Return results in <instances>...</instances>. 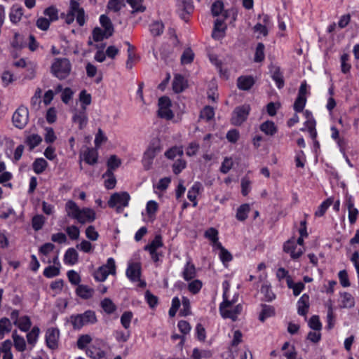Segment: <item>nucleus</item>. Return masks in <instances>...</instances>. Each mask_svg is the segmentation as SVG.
<instances>
[{"label": "nucleus", "instance_id": "f257e3e1", "mask_svg": "<svg viewBox=\"0 0 359 359\" xmlns=\"http://www.w3.org/2000/svg\"><path fill=\"white\" fill-rule=\"evenodd\" d=\"M65 209L69 216L77 219L81 223L93 222L96 217V213L93 209L89 208L81 209L72 201L67 202Z\"/></svg>", "mask_w": 359, "mask_h": 359}, {"label": "nucleus", "instance_id": "f03ea898", "mask_svg": "<svg viewBox=\"0 0 359 359\" xmlns=\"http://www.w3.org/2000/svg\"><path fill=\"white\" fill-rule=\"evenodd\" d=\"M224 301L219 305V312L222 318H230L233 321L238 319V316L241 313L243 306L241 304H238L233 309H231L234 301L229 300V297L226 296V292L223 293Z\"/></svg>", "mask_w": 359, "mask_h": 359}, {"label": "nucleus", "instance_id": "7ed1b4c3", "mask_svg": "<svg viewBox=\"0 0 359 359\" xmlns=\"http://www.w3.org/2000/svg\"><path fill=\"white\" fill-rule=\"evenodd\" d=\"M96 322L97 317L95 313L91 310H88L83 313L70 316V323L75 330H80L85 325L95 324Z\"/></svg>", "mask_w": 359, "mask_h": 359}, {"label": "nucleus", "instance_id": "20e7f679", "mask_svg": "<svg viewBox=\"0 0 359 359\" xmlns=\"http://www.w3.org/2000/svg\"><path fill=\"white\" fill-rule=\"evenodd\" d=\"M76 18V22L79 26L85 24V13L84 10L80 7L79 4L74 0L70 1L69 10L64 17L67 24H71Z\"/></svg>", "mask_w": 359, "mask_h": 359}, {"label": "nucleus", "instance_id": "39448f33", "mask_svg": "<svg viewBox=\"0 0 359 359\" xmlns=\"http://www.w3.org/2000/svg\"><path fill=\"white\" fill-rule=\"evenodd\" d=\"M71 64L66 58H57L51 66V72L59 79L67 78L71 72Z\"/></svg>", "mask_w": 359, "mask_h": 359}, {"label": "nucleus", "instance_id": "423d86ee", "mask_svg": "<svg viewBox=\"0 0 359 359\" xmlns=\"http://www.w3.org/2000/svg\"><path fill=\"white\" fill-rule=\"evenodd\" d=\"M130 198V195L127 192L114 193L108 201V205L116 209L117 212H121L128 205Z\"/></svg>", "mask_w": 359, "mask_h": 359}, {"label": "nucleus", "instance_id": "0eeeda50", "mask_svg": "<svg viewBox=\"0 0 359 359\" xmlns=\"http://www.w3.org/2000/svg\"><path fill=\"white\" fill-rule=\"evenodd\" d=\"M273 23L267 15H259L258 22L253 27V32L257 39L268 35L269 30L272 27Z\"/></svg>", "mask_w": 359, "mask_h": 359}, {"label": "nucleus", "instance_id": "6e6552de", "mask_svg": "<svg viewBox=\"0 0 359 359\" xmlns=\"http://www.w3.org/2000/svg\"><path fill=\"white\" fill-rule=\"evenodd\" d=\"M116 273V264L113 258L107 259L106 264L99 267L94 273V278L97 281H104L109 274Z\"/></svg>", "mask_w": 359, "mask_h": 359}, {"label": "nucleus", "instance_id": "1a4fd4ad", "mask_svg": "<svg viewBox=\"0 0 359 359\" xmlns=\"http://www.w3.org/2000/svg\"><path fill=\"white\" fill-rule=\"evenodd\" d=\"M161 149L158 145H149L143 154L142 163L144 170H149L152 168L154 160Z\"/></svg>", "mask_w": 359, "mask_h": 359}, {"label": "nucleus", "instance_id": "9d476101", "mask_svg": "<svg viewBox=\"0 0 359 359\" xmlns=\"http://www.w3.org/2000/svg\"><path fill=\"white\" fill-rule=\"evenodd\" d=\"M29 111L27 108L21 106L13 114L12 121L15 127L22 129L28 123Z\"/></svg>", "mask_w": 359, "mask_h": 359}, {"label": "nucleus", "instance_id": "9b49d317", "mask_svg": "<svg viewBox=\"0 0 359 359\" xmlns=\"http://www.w3.org/2000/svg\"><path fill=\"white\" fill-rule=\"evenodd\" d=\"M250 111V107L249 104H243L236 107L232 114L231 123L234 126H241L246 121Z\"/></svg>", "mask_w": 359, "mask_h": 359}, {"label": "nucleus", "instance_id": "f8f14e48", "mask_svg": "<svg viewBox=\"0 0 359 359\" xmlns=\"http://www.w3.org/2000/svg\"><path fill=\"white\" fill-rule=\"evenodd\" d=\"M171 101L168 97H161L158 100V114L161 118L170 120L174 116V114L170 109Z\"/></svg>", "mask_w": 359, "mask_h": 359}, {"label": "nucleus", "instance_id": "ddd939ff", "mask_svg": "<svg viewBox=\"0 0 359 359\" xmlns=\"http://www.w3.org/2000/svg\"><path fill=\"white\" fill-rule=\"evenodd\" d=\"M72 120L73 123L77 124L80 130L86 128L88 122L87 111L84 108L83 109L75 108L72 110Z\"/></svg>", "mask_w": 359, "mask_h": 359}, {"label": "nucleus", "instance_id": "4468645a", "mask_svg": "<svg viewBox=\"0 0 359 359\" xmlns=\"http://www.w3.org/2000/svg\"><path fill=\"white\" fill-rule=\"evenodd\" d=\"M283 250L285 252L289 253L292 259H297L303 254L304 248L299 247L294 239H290L285 243Z\"/></svg>", "mask_w": 359, "mask_h": 359}, {"label": "nucleus", "instance_id": "2eb2a0df", "mask_svg": "<svg viewBox=\"0 0 359 359\" xmlns=\"http://www.w3.org/2000/svg\"><path fill=\"white\" fill-rule=\"evenodd\" d=\"M158 203L154 201H149L147 203L145 211L142 212L144 222L149 223L154 221L158 210Z\"/></svg>", "mask_w": 359, "mask_h": 359}, {"label": "nucleus", "instance_id": "dca6fc26", "mask_svg": "<svg viewBox=\"0 0 359 359\" xmlns=\"http://www.w3.org/2000/svg\"><path fill=\"white\" fill-rule=\"evenodd\" d=\"M60 332L57 328H48L46 333V341L48 348L55 349L58 346Z\"/></svg>", "mask_w": 359, "mask_h": 359}, {"label": "nucleus", "instance_id": "f3484780", "mask_svg": "<svg viewBox=\"0 0 359 359\" xmlns=\"http://www.w3.org/2000/svg\"><path fill=\"white\" fill-rule=\"evenodd\" d=\"M141 275V265L140 263H130L126 270L127 277L133 282L140 280Z\"/></svg>", "mask_w": 359, "mask_h": 359}, {"label": "nucleus", "instance_id": "a211bd4d", "mask_svg": "<svg viewBox=\"0 0 359 359\" xmlns=\"http://www.w3.org/2000/svg\"><path fill=\"white\" fill-rule=\"evenodd\" d=\"M177 7L180 15L183 19H185L186 14H190L194 11V5L191 0H179Z\"/></svg>", "mask_w": 359, "mask_h": 359}, {"label": "nucleus", "instance_id": "6ab92c4d", "mask_svg": "<svg viewBox=\"0 0 359 359\" xmlns=\"http://www.w3.org/2000/svg\"><path fill=\"white\" fill-rule=\"evenodd\" d=\"M226 29L223 19L217 18L215 22L214 29L212 36L215 39H220L224 36Z\"/></svg>", "mask_w": 359, "mask_h": 359}, {"label": "nucleus", "instance_id": "aec40b11", "mask_svg": "<svg viewBox=\"0 0 359 359\" xmlns=\"http://www.w3.org/2000/svg\"><path fill=\"white\" fill-rule=\"evenodd\" d=\"M127 55L128 58L126 62L127 69H131L134 65L139 61V56L135 52V48L130 43H128Z\"/></svg>", "mask_w": 359, "mask_h": 359}, {"label": "nucleus", "instance_id": "412c9836", "mask_svg": "<svg viewBox=\"0 0 359 359\" xmlns=\"http://www.w3.org/2000/svg\"><path fill=\"white\" fill-rule=\"evenodd\" d=\"M345 205L348 211V219L350 223H354L358 214V210L354 207L353 198L350 196H346Z\"/></svg>", "mask_w": 359, "mask_h": 359}, {"label": "nucleus", "instance_id": "4be33fe9", "mask_svg": "<svg viewBox=\"0 0 359 359\" xmlns=\"http://www.w3.org/2000/svg\"><path fill=\"white\" fill-rule=\"evenodd\" d=\"M81 157L86 163L89 165H94L97 161L98 152L95 149L88 148L81 154Z\"/></svg>", "mask_w": 359, "mask_h": 359}, {"label": "nucleus", "instance_id": "5701e85b", "mask_svg": "<svg viewBox=\"0 0 359 359\" xmlns=\"http://www.w3.org/2000/svg\"><path fill=\"white\" fill-rule=\"evenodd\" d=\"M22 15L23 11L22 6L18 4L13 5L9 13L11 22L13 24L18 23L21 20Z\"/></svg>", "mask_w": 359, "mask_h": 359}, {"label": "nucleus", "instance_id": "b1692460", "mask_svg": "<svg viewBox=\"0 0 359 359\" xmlns=\"http://www.w3.org/2000/svg\"><path fill=\"white\" fill-rule=\"evenodd\" d=\"M255 80L251 76H241L238 79V88L243 90H248L254 85Z\"/></svg>", "mask_w": 359, "mask_h": 359}, {"label": "nucleus", "instance_id": "393cba45", "mask_svg": "<svg viewBox=\"0 0 359 359\" xmlns=\"http://www.w3.org/2000/svg\"><path fill=\"white\" fill-rule=\"evenodd\" d=\"M309 307V297L306 294H304L297 302L298 314L300 316H306Z\"/></svg>", "mask_w": 359, "mask_h": 359}, {"label": "nucleus", "instance_id": "a878e982", "mask_svg": "<svg viewBox=\"0 0 359 359\" xmlns=\"http://www.w3.org/2000/svg\"><path fill=\"white\" fill-rule=\"evenodd\" d=\"M42 142V137L38 134H30L26 136L25 142L30 151L39 146Z\"/></svg>", "mask_w": 359, "mask_h": 359}, {"label": "nucleus", "instance_id": "bb28decb", "mask_svg": "<svg viewBox=\"0 0 359 359\" xmlns=\"http://www.w3.org/2000/svg\"><path fill=\"white\" fill-rule=\"evenodd\" d=\"M79 259V254L76 250L73 248H69L65 253L64 262L68 265H74Z\"/></svg>", "mask_w": 359, "mask_h": 359}, {"label": "nucleus", "instance_id": "cd10ccee", "mask_svg": "<svg viewBox=\"0 0 359 359\" xmlns=\"http://www.w3.org/2000/svg\"><path fill=\"white\" fill-rule=\"evenodd\" d=\"M260 130L265 135L273 136L277 132V127L275 123L271 121H266L262 123L259 126Z\"/></svg>", "mask_w": 359, "mask_h": 359}, {"label": "nucleus", "instance_id": "c85d7f7f", "mask_svg": "<svg viewBox=\"0 0 359 359\" xmlns=\"http://www.w3.org/2000/svg\"><path fill=\"white\" fill-rule=\"evenodd\" d=\"M205 237L210 241L213 248L220 246L221 243L219 242L218 231L215 228H209L205 232Z\"/></svg>", "mask_w": 359, "mask_h": 359}, {"label": "nucleus", "instance_id": "c756f323", "mask_svg": "<svg viewBox=\"0 0 359 359\" xmlns=\"http://www.w3.org/2000/svg\"><path fill=\"white\" fill-rule=\"evenodd\" d=\"M196 271L195 266L190 262H188L186 264L182 272V276L184 279L186 280H190L196 276Z\"/></svg>", "mask_w": 359, "mask_h": 359}, {"label": "nucleus", "instance_id": "7c9ffc66", "mask_svg": "<svg viewBox=\"0 0 359 359\" xmlns=\"http://www.w3.org/2000/svg\"><path fill=\"white\" fill-rule=\"evenodd\" d=\"M187 87V81L180 75H176L172 83V88L175 93H180Z\"/></svg>", "mask_w": 359, "mask_h": 359}, {"label": "nucleus", "instance_id": "2f4dec72", "mask_svg": "<svg viewBox=\"0 0 359 359\" xmlns=\"http://www.w3.org/2000/svg\"><path fill=\"white\" fill-rule=\"evenodd\" d=\"M163 245L162 237L158 234L155 236L154 239L148 245L144 246L146 251H156L158 248Z\"/></svg>", "mask_w": 359, "mask_h": 359}, {"label": "nucleus", "instance_id": "473e14b6", "mask_svg": "<svg viewBox=\"0 0 359 359\" xmlns=\"http://www.w3.org/2000/svg\"><path fill=\"white\" fill-rule=\"evenodd\" d=\"M202 186L200 183H195L188 191L187 197L194 203V206L197 204L196 198Z\"/></svg>", "mask_w": 359, "mask_h": 359}, {"label": "nucleus", "instance_id": "72a5a7b5", "mask_svg": "<svg viewBox=\"0 0 359 359\" xmlns=\"http://www.w3.org/2000/svg\"><path fill=\"white\" fill-rule=\"evenodd\" d=\"M91 101L92 98L90 94L88 93L85 90L81 91L79 94L81 107L79 109H83L84 108L85 110L87 111V107L91 104Z\"/></svg>", "mask_w": 359, "mask_h": 359}, {"label": "nucleus", "instance_id": "f704fd0d", "mask_svg": "<svg viewBox=\"0 0 359 359\" xmlns=\"http://www.w3.org/2000/svg\"><path fill=\"white\" fill-rule=\"evenodd\" d=\"M12 325L11 321L7 318H2L0 319V339H2L5 334L11 331Z\"/></svg>", "mask_w": 359, "mask_h": 359}, {"label": "nucleus", "instance_id": "c9c22d12", "mask_svg": "<svg viewBox=\"0 0 359 359\" xmlns=\"http://www.w3.org/2000/svg\"><path fill=\"white\" fill-rule=\"evenodd\" d=\"M47 166H48V163L43 158H36L32 164L33 170L36 174L42 173L46 170Z\"/></svg>", "mask_w": 359, "mask_h": 359}, {"label": "nucleus", "instance_id": "e433bc0d", "mask_svg": "<svg viewBox=\"0 0 359 359\" xmlns=\"http://www.w3.org/2000/svg\"><path fill=\"white\" fill-rule=\"evenodd\" d=\"M76 294L83 299H89L93 294V290L83 285H80L76 288Z\"/></svg>", "mask_w": 359, "mask_h": 359}, {"label": "nucleus", "instance_id": "4c0bfd02", "mask_svg": "<svg viewBox=\"0 0 359 359\" xmlns=\"http://www.w3.org/2000/svg\"><path fill=\"white\" fill-rule=\"evenodd\" d=\"M133 9V13H142L146 10L144 0H126Z\"/></svg>", "mask_w": 359, "mask_h": 359}, {"label": "nucleus", "instance_id": "58836bf2", "mask_svg": "<svg viewBox=\"0 0 359 359\" xmlns=\"http://www.w3.org/2000/svg\"><path fill=\"white\" fill-rule=\"evenodd\" d=\"M287 287L292 289L294 296H298L305 287L302 282L294 283L291 277H287Z\"/></svg>", "mask_w": 359, "mask_h": 359}, {"label": "nucleus", "instance_id": "ea45409f", "mask_svg": "<svg viewBox=\"0 0 359 359\" xmlns=\"http://www.w3.org/2000/svg\"><path fill=\"white\" fill-rule=\"evenodd\" d=\"M103 178L104 179V187L107 189H111L115 187L116 180L111 170H107L103 175Z\"/></svg>", "mask_w": 359, "mask_h": 359}, {"label": "nucleus", "instance_id": "a19ab883", "mask_svg": "<svg viewBox=\"0 0 359 359\" xmlns=\"http://www.w3.org/2000/svg\"><path fill=\"white\" fill-rule=\"evenodd\" d=\"M86 354L88 356L93 359H102L104 358L106 353L105 352L95 346L90 347L86 350Z\"/></svg>", "mask_w": 359, "mask_h": 359}, {"label": "nucleus", "instance_id": "79ce46f5", "mask_svg": "<svg viewBox=\"0 0 359 359\" xmlns=\"http://www.w3.org/2000/svg\"><path fill=\"white\" fill-rule=\"evenodd\" d=\"M100 306L105 313L111 314L116 310V306L109 298H104L100 302Z\"/></svg>", "mask_w": 359, "mask_h": 359}, {"label": "nucleus", "instance_id": "37998d69", "mask_svg": "<svg viewBox=\"0 0 359 359\" xmlns=\"http://www.w3.org/2000/svg\"><path fill=\"white\" fill-rule=\"evenodd\" d=\"M100 22L104 30L106 31V34L111 36L114 32V29L109 18L104 15H102L100 18Z\"/></svg>", "mask_w": 359, "mask_h": 359}, {"label": "nucleus", "instance_id": "c03bdc74", "mask_svg": "<svg viewBox=\"0 0 359 359\" xmlns=\"http://www.w3.org/2000/svg\"><path fill=\"white\" fill-rule=\"evenodd\" d=\"M13 339L14 341V346L18 351H24L26 348V343L25 339L17 334L15 331L13 333Z\"/></svg>", "mask_w": 359, "mask_h": 359}, {"label": "nucleus", "instance_id": "a18cd8bd", "mask_svg": "<svg viewBox=\"0 0 359 359\" xmlns=\"http://www.w3.org/2000/svg\"><path fill=\"white\" fill-rule=\"evenodd\" d=\"M170 182L171 179L170 177H163L154 185V189L156 190V192H163L167 189Z\"/></svg>", "mask_w": 359, "mask_h": 359}, {"label": "nucleus", "instance_id": "49530a36", "mask_svg": "<svg viewBox=\"0 0 359 359\" xmlns=\"http://www.w3.org/2000/svg\"><path fill=\"white\" fill-rule=\"evenodd\" d=\"M19 329L23 332H27L32 325L29 318L27 316H24L20 318L18 323L16 325Z\"/></svg>", "mask_w": 359, "mask_h": 359}, {"label": "nucleus", "instance_id": "de8ad7c7", "mask_svg": "<svg viewBox=\"0 0 359 359\" xmlns=\"http://www.w3.org/2000/svg\"><path fill=\"white\" fill-rule=\"evenodd\" d=\"M334 203L332 198H329L326 201H323L320 206L318 207V210L316 211V215L318 217H321L324 215V213L326 212L327 208Z\"/></svg>", "mask_w": 359, "mask_h": 359}, {"label": "nucleus", "instance_id": "09e8293b", "mask_svg": "<svg viewBox=\"0 0 359 359\" xmlns=\"http://www.w3.org/2000/svg\"><path fill=\"white\" fill-rule=\"evenodd\" d=\"M215 248L219 250V256L221 259V261L224 264L226 262H229L231 261L232 259V255L231 253L226 250L222 244H220V246H217Z\"/></svg>", "mask_w": 359, "mask_h": 359}, {"label": "nucleus", "instance_id": "8fccbe9b", "mask_svg": "<svg viewBox=\"0 0 359 359\" xmlns=\"http://www.w3.org/2000/svg\"><path fill=\"white\" fill-rule=\"evenodd\" d=\"M249 211L250 205L248 204H243L238 208L236 212L237 219L239 221L243 222L247 217Z\"/></svg>", "mask_w": 359, "mask_h": 359}, {"label": "nucleus", "instance_id": "3c124183", "mask_svg": "<svg viewBox=\"0 0 359 359\" xmlns=\"http://www.w3.org/2000/svg\"><path fill=\"white\" fill-rule=\"evenodd\" d=\"M121 164V159L118 157H117L116 155H112L109 158V159L107 161V166H108L107 170H111L112 172V170L118 168Z\"/></svg>", "mask_w": 359, "mask_h": 359}, {"label": "nucleus", "instance_id": "603ef678", "mask_svg": "<svg viewBox=\"0 0 359 359\" xmlns=\"http://www.w3.org/2000/svg\"><path fill=\"white\" fill-rule=\"evenodd\" d=\"M133 314L131 311H125L121 317V323L125 329H128L130 326V323Z\"/></svg>", "mask_w": 359, "mask_h": 359}, {"label": "nucleus", "instance_id": "864d4df0", "mask_svg": "<svg viewBox=\"0 0 359 359\" xmlns=\"http://www.w3.org/2000/svg\"><path fill=\"white\" fill-rule=\"evenodd\" d=\"M194 57V54L191 48H186L182 56L181 62L183 65H187L191 63Z\"/></svg>", "mask_w": 359, "mask_h": 359}, {"label": "nucleus", "instance_id": "5fc2aeb1", "mask_svg": "<svg viewBox=\"0 0 359 359\" xmlns=\"http://www.w3.org/2000/svg\"><path fill=\"white\" fill-rule=\"evenodd\" d=\"M341 306L344 308H351L354 306V299L349 293L344 292L342 295Z\"/></svg>", "mask_w": 359, "mask_h": 359}, {"label": "nucleus", "instance_id": "6e6d98bb", "mask_svg": "<svg viewBox=\"0 0 359 359\" xmlns=\"http://www.w3.org/2000/svg\"><path fill=\"white\" fill-rule=\"evenodd\" d=\"M92 341V337L89 334L81 335L77 340V346L79 349H84Z\"/></svg>", "mask_w": 359, "mask_h": 359}, {"label": "nucleus", "instance_id": "4d7b16f0", "mask_svg": "<svg viewBox=\"0 0 359 359\" xmlns=\"http://www.w3.org/2000/svg\"><path fill=\"white\" fill-rule=\"evenodd\" d=\"M60 273L59 266H49L43 271V275L46 278H51L58 276Z\"/></svg>", "mask_w": 359, "mask_h": 359}, {"label": "nucleus", "instance_id": "13d9d810", "mask_svg": "<svg viewBox=\"0 0 359 359\" xmlns=\"http://www.w3.org/2000/svg\"><path fill=\"white\" fill-rule=\"evenodd\" d=\"M261 292L264 294L266 302H271L275 299V294L272 292L271 287L268 285H263L262 286Z\"/></svg>", "mask_w": 359, "mask_h": 359}, {"label": "nucleus", "instance_id": "bf43d9fd", "mask_svg": "<svg viewBox=\"0 0 359 359\" xmlns=\"http://www.w3.org/2000/svg\"><path fill=\"white\" fill-rule=\"evenodd\" d=\"M39 332L40 330L39 327H34L31 332L27 334V339L29 344L34 345L36 343Z\"/></svg>", "mask_w": 359, "mask_h": 359}, {"label": "nucleus", "instance_id": "052dcab7", "mask_svg": "<svg viewBox=\"0 0 359 359\" xmlns=\"http://www.w3.org/2000/svg\"><path fill=\"white\" fill-rule=\"evenodd\" d=\"M274 313V309L272 306H268V305H263L262 306V313L259 315V320L261 321H264V320L271 316Z\"/></svg>", "mask_w": 359, "mask_h": 359}, {"label": "nucleus", "instance_id": "680f3d73", "mask_svg": "<svg viewBox=\"0 0 359 359\" xmlns=\"http://www.w3.org/2000/svg\"><path fill=\"white\" fill-rule=\"evenodd\" d=\"M183 154V149L180 147H174L169 150H168L165 155L167 158L172 159L175 158L177 156H182Z\"/></svg>", "mask_w": 359, "mask_h": 359}, {"label": "nucleus", "instance_id": "e2e57ef3", "mask_svg": "<svg viewBox=\"0 0 359 359\" xmlns=\"http://www.w3.org/2000/svg\"><path fill=\"white\" fill-rule=\"evenodd\" d=\"M349 56L346 53H344L341 56V70L346 74L350 71L351 65L348 63Z\"/></svg>", "mask_w": 359, "mask_h": 359}, {"label": "nucleus", "instance_id": "0e129e2a", "mask_svg": "<svg viewBox=\"0 0 359 359\" xmlns=\"http://www.w3.org/2000/svg\"><path fill=\"white\" fill-rule=\"evenodd\" d=\"M203 283L199 280H194L189 283L188 289L192 294H197L202 287Z\"/></svg>", "mask_w": 359, "mask_h": 359}, {"label": "nucleus", "instance_id": "69168bd1", "mask_svg": "<svg viewBox=\"0 0 359 359\" xmlns=\"http://www.w3.org/2000/svg\"><path fill=\"white\" fill-rule=\"evenodd\" d=\"M145 299L149 304V306L153 309L158 304V297L150 292V291L147 290L145 292Z\"/></svg>", "mask_w": 359, "mask_h": 359}, {"label": "nucleus", "instance_id": "338daca9", "mask_svg": "<svg viewBox=\"0 0 359 359\" xmlns=\"http://www.w3.org/2000/svg\"><path fill=\"white\" fill-rule=\"evenodd\" d=\"M251 181L248 177H243L241 180V193L243 196H247L251 190Z\"/></svg>", "mask_w": 359, "mask_h": 359}, {"label": "nucleus", "instance_id": "774afa93", "mask_svg": "<svg viewBox=\"0 0 359 359\" xmlns=\"http://www.w3.org/2000/svg\"><path fill=\"white\" fill-rule=\"evenodd\" d=\"M233 165V162L231 158L226 157L221 165L220 171L222 173H227L232 168Z\"/></svg>", "mask_w": 359, "mask_h": 359}]
</instances>
